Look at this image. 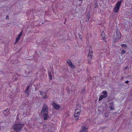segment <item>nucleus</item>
I'll return each mask as SVG.
<instances>
[{
  "instance_id": "44",
  "label": "nucleus",
  "mask_w": 132,
  "mask_h": 132,
  "mask_svg": "<svg viewBox=\"0 0 132 132\" xmlns=\"http://www.w3.org/2000/svg\"><path fill=\"white\" fill-rule=\"evenodd\" d=\"M78 111H77V112H76V113H77V112H78Z\"/></svg>"
},
{
  "instance_id": "37",
  "label": "nucleus",
  "mask_w": 132,
  "mask_h": 132,
  "mask_svg": "<svg viewBox=\"0 0 132 132\" xmlns=\"http://www.w3.org/2000/svg\"><path fill=\"white\" fill-rule=\"evenodd\" d=\"M8 108L7 109H6L5 110H4L3 111H4V112H6V111H7V110H8Z\"/></svg>"
},
{
  "instance_id": "32",
  "label": "nucleus",
  "mask_w": 132,
  "mask_h": 132,
  "mask_svg": "<svg viewBox=\"0 0 132 132\" xmlns=\"http://www.w3.org/2000/svg\"><path fill=\"white\" fill-rule=\"evenodd\" d=\"M101 96H102V97H103V98H106L107 97V96H105V95H101Z\"/></svg>"
},
{
  "instance_id": "5",
  "label": "nucleus",
  "mask_w": 132,
  "mask_h": 132,
  "mask_svg": "<svg viewBox=\"0 0 132 132\" xmlns=\"http://www.w3.org/2000/svg\"><path fill=\"white\" fill-rule=\"evenodd\" d=\"M39 92L40 95L42 96L43 98L46 99L47 98V96L46 95V92H44L41 91H40Z\"/></svg>"
},
{
  "instance_id": "9",
  "label": "nucleus",
  "mask_w": 132,
  "mask_h": 132,
  "mask_svg": "<svg viewBox=\"0 0 132 132\" xmlns=\"http://www.w3.org/2000/svg\"><path fill=\"white\" fill-rule=\"evenodd\" d=\"M110 106L109 108L110 109V110H114L115 109L113 102H112L110 103Z\"/></svg>"
},
{
  "instance_id": "15",
  "label": "nucleus",
  "mask_w": 132,
  "mask_h": 132,
  "mask_svg": "<svg viewBox=\"0 0 132 132\" xmlns=\"http://www.w3.org/2000/svg\"><path fill=\"white\" fill-rule=\"evenodd\" d=\"M122 2V0H121L120 1L117 2L116 3L115 6L117 7H119L120 6L121 4V3Z\"/></svg>"
},
{
  "instance_id": "40",
  "label": "nucleus",
  "mask_w": 132,
  "mask_h": 132,
  "mask_svg": "<svg viewBox=\"0 0 132 132\" xmlns=\"http://www.w3.org/2000/svg\"><path fill=\"white\" fill-rule=\"evenodd\" d=\"M124 77H122L121 78V79L122 80L123 79H124Z\"/></svg>"
},
{
  "instance_id": "17",
  "label": "nucleus",
  "mask_w": 132,
  "mask_h": 132,
  "mask_svg": "<svg viewBox=\"0 0 132 132\" xmlns=\"http://www.w3.org/2000/svg\"><path fill=\"white\" fill-rule=\"evenodd\" d=\"M102 94L104 95L105 96H107L108 95V94L107 92L105 90L103 91L102 92Z\"/></svg>"
},
{
  "instance_id": "11",
  "label": "nucleus",
  "mask_w": 132,
  "mask_h": 132,
  "mask_svg": "<svg viewBox=\"0 0 132 132\" xmlns=\"http://www.w3.org/2000/svg\"><path fill=\"white\" fill-rule=\"evenodd\" d=\"M119 8L120 7H118L115 6L114 8L113 9L114 12L115 13L117 12L118 11Z\"/></svg>"
},
{
  "instance_id": "4",
  "label": "nucleus",
  "mask_w": 132,
  "mask_h": 132,
  "mask_svg": "<svg viewBox=\"0 0 132 132\" xmlns=\"http://www.w3.org/2000/svg\"><path fill=\"white\" fill-rule=\"evenodd\" d=\"M52 105L54 108L56 110H59L60 108V106L55 103L54 102L52 103Z\"/></svg>"
},
{
  "instance_id": "1",
  "label": "nucleus",
  "mask_w": 132,
  "mask_h": 132,
  "mask_svg": "<svg viewBox=\"0 0 132 132\" xmlns=\"http://www.w3.org/2000/svg\"><path fill=\"white\" fill-rule=\"evenodd\" d=\"M24 124L18 123L15 124L13 126V128L15 132H20L21 129L24 126Z\"/></svg>"
},
{
  "instance_id": "41",
  "label": "nucleus",
  "mask_w": 132,
  "mask_h": 132,
  "mask_svg": "<svg viewBox=\"0 0 132 132\" xmlns=\"http://www.w3.org/2000/svg\"><path fill=\"white\" fill-rule=\"evenodd\" d=\"M130 114L131 116H132V111H131V114Z\"/></svg>"
},
{
  "instance_id": "7",
  "label": "nucleus",
  "mask_w": 132,
  "mask_h": 132,
  "mask_svg": "<svg viewBox=\"0 0 132 132\" xmlns=\"http://www.w3.org/2000/svg\"><path fill=\"white\" fill-rule=\"evenodd\" d=\"M93 51H89V52L88 54V56L89 57V60H90L92 58L93 56Z\"/></svg>"
},
{
  "instance_id": "20",
  "label": "nucleus",
  "mask_w": 132,
  "mask_h": 132,
  "mask_svg": "<svg viewBox=\"0 0 132 132\" xmlns=\"http://www.w3.org/2000/svg\"><path fill=\"white\" fill-rule=\"evenodd\" d=\"M95 3H94V8H96L97 6V2L96 1H94Z\"/></svg>"
},
{
  "instance_id": "31",
  "label": "nucleus",
  "mask_w": 132,
  "mask_h": 132,
  "mask_svg": "<svg viewBox=\"0 0 132 132\" xmlns=\"http://www.w3.org/2000/svg\"><path fill=\"white\" fill-rule=\"evenodd\" d=\"M105 116L106 117H108V114L107 113L105 114Z\"/></svg>"
},
{
  "instance_id": "10",
  "label": "nucleus",
  "mask_w": 132,
  "mask_h": 132,
  "mask_svg": "<svg viewBox=\"0 0 132 132\" xmlns=\"http://www.w3.org/2000/svg\"><path fill=\"white\" fill-rule=\"evenodd\" d=\"M27 88L25 91V93H26L27 95L28 96H29V94L30 92V91L29 90V89L30 87V86H27Z\"/></svg>"
},
{
  "instance_id": "18",
  "label": "nucleus",
  "mask_w": 132,
  "mask_h": 132,
  "mask_svg": "<svg viewBox=\"0 0 132 132\" xmlns=\"http://www.w3.org/2000/svg\"><path fill=\"white\" fill-rule=\"evenodd\" d=\"M102 36V39H104L105 37V35L104 31H102L101 33Z\"/></svg>"
},
{
  "instance_id": "8",
  "label": "nucleus",
  "mask_w": 132,
  "mask_h": 132,
  "mask_svg": "<svg viewBox=\"0 0 132 132\" xmlns=\"http://www.w3.org/2000/svg\"><path fill=\"white\" fill-rule=\"evenodd\" d=\"M87 128L85 126H83L81 128L80 132H87Z\"/></svg>"
},
{
  "instance_id": "26",
  "label": "nucleus",
  "mask_w": 132,
  "mask_h": 132,
  "mask_svg": "<svg viewBox=\"0 0 132 132\" xmlns=\"http://www.w3.org/2000/svg\"><path fill=\"white\" fill-rule=\"evenodd\" d=\"M46 125L45 124H44L43 125V129H45V128H46Z\"/></svg>"
},
{
  "instance_id": "13",
  "label": "nucleus",
  "mask_w": 132,
  "mask_h": 132,
  "mask_svg": "<svg viewBox=\"0 0 132 132\" xmlns=\"http://www.w3.org/2000/svg\"><path fill=\"white\" fill-rule=\"evenodd\" d=\"M81 112V110L78 109H76L75 111V114H77L79 115Z\"/></svg>"
},
{
  "instance_id": "28",
  "label": "nucleus",
  "mask_w": 132,
  "mask_h": 132,
  "mask_svg": "<svg viewBox=\"0 0 132 132\" xmlns=\"http://www.w3.org/2000/svg\"><path fill=\"white\" fill-rule=\"evenodd\" d=\"M85 92V88L81 90V93H83Z\"/></svg>"
},
{
  "instance_id": "35",
  "label": "nucleus",
  "mask_w": 132,
  "mask_h": 132,
  "mask_svg": "<svg viewBox=\"0 0 132 132\" xmlns=\"http://www.w3.org/2000/svg\"><path fill=\"white\" fill-rule=\"evenodd\" d=\"M92 46H90L89 48V50H90V51L92 49Z\"/></svg>"
},
{
  "instance_id": "42",
  "label": "nucleus",
  "mask_w": 132,
  "mask_h": 132,
  "mask_svg": "<svg viewBox=\"0 0 132 132\" xmlns=\"http://www.w3.org/2000/svg\"><path fill=\"white\" fill-rule=\"evenodd\" d=\"M79 0V1H82V0Z\"/></svg>"
},
{
  "instance_id": "39",
  "label": "nucleus",
  "mask_w": 132,
  "mask_h": 132,
  "mask_svg": "<svg viewBox=\"0 0 132 132\" xmlns=\"http://www.w3.org/2000/svg\"><path fill=\"white\" fill-rule=\"evenodd\" d=\"M79 37L81 39L82 38V37L81 35H80L79 36Z\"/></svg>"
},
{
  "instance_id": "34",
  "label": "nucleus",
  "mask_w": 132,
  "mask_h": 132,
  "mask_svg": "<svg viewBox=\"0 0 132 132\" xmlns=\"http://www.w3.org/2000/svg\"><path fill=\"white\" fill-rule=\"evenodd\" d=\"M129 82V81L128 80H127L125 82V83H126V84H127Z\"/></svg>"
},
{
  "instance_id": "33",
  "label": "nucleus",
  "mask_w": 132,
  "mask_h": 132,
  "mask_svg": "<svg viewBox=\"0 0 132 132\" xmlns=\"http://www.w3.org/2000/svg\"><path fill=\"white\" fill-rule=\"evenodd\" d=\"M9 16L8 15H7L6 17V19H9Z\"/></svg>"
},
{
  "instance_id": "12",
  "label": "nucleus",
  "mask_w": 132,
  "mask_h": 132,
  "mask_svg": "<svg viewBox=\"0 0 132 132\" xmlns=\"http://www.w3.org/2000/svg\"><path fill=\"white\" fill-rule=\"evenodd\" d=\"M48 74L50 80H52V76L51 74V71L50 70H48Z\"/></svg>"
},
{
  "instance_id": "19",
  "label": "nucleus",
  "mask_w": 132,
  "mask_h": 132,
  "mask_svg": "<svg viewBox=\"0 0 132 132\" xmlns=\"http://www.w3.org/2000/svg\"><path fill=\"white\" fill-rule=\"evenodd\" d=\"M70 64H69V66L71 68H75V66L74 65H73L72 63H70Z\"/></svg>"
},
{
  "instance_id": "25",
  "label": "nucleus",
  "mask_w": 132,
  "mask_h": 132,
  "mask_svg": "<svg viewBox=\"0 0 132 132\" xmlns=\"http://www.w3.org/2000/svg\"><path fill=\"white\" fill-rule=\"evenodd\" d=\"M67 63L69 64H69H70V63H72L71 61L70 60H68L67 61Z\"/></svg>"
},
{
  "instance_id": "30",
  "label": "nucleus",
  "mask_w": 132,
  "mask_h": 132,
  "mask_svg": "<svg viewBox=\"0 0 132 132\" xmlns=\"http://www.w3.org/2000/svg\"><path fill=\"white\" fill-rule=\"evenodd\" d=\"M74 116L75 117H79V115H78V114H74Z\"/></svg>"
},
{
  "instance_id": "22",
  "label": "nucleus",
  "mask_w": 132,
  "mask_h": 132,
  "mask_svg": "<svg viewBox=\"0 0 132 132\" xmlns=\"http://www.w3.org/2000/svg\"><path fill=\"white\" fill-rule=\"evenodd\" d=\"M121 46L123 47H127V46L126 44H122L121 45Z\"/></svg>"
},
{
  "instance_id": "43",
  "label": "nucleus",
  "mask_w": 132,
  "mask_h": 132,
  "mask_svg": "<svg viewBox=\"0 0 132 132\" xmlns=\"http://www.w3.org/2000/svg\"><path fill=\"white\" fill-rule=\"evenodd\" d=\"M131 95L132 96V93L131 94Z\"/></svg>"
},
{
  "instance_id": "14",
  "label": "nucleus",
  "mask_w": 132,
  "mask_h": 132,
  "mask_svg": "<svg viewBox=\"0 0 132 132\" xmlns=\"http://www.w3.org/2000/svg\"><path fill=\"white\" fill-rule=\"evenodd\" d=\"M32 69L31 68V67L29 66L26 69V71L28 73L32 71Z\"/></svg>"
},
{
  "instance_id": "27",
  "label": "nucleus",
  "mask_w": 132,
  "mask_h": 132,
  "mask_svg": "<svg viewBox=\"0 0 132 132\" xmlns=\"http://www.w3.org/2000/svg\"><path fill=\"white\" fill-rule=\"evenodd\" d=\"M19 39L16 38L14 43H16L19 41Z\"/></svg>"
},
{
  "instance_id": "36",
  "label": "nucleus",
  "mask_w": 132,
  "mask_h": 132,
  "mask_svg": "<svg viewBox=\"0 0 132 132\" xmlns=\"http://www.w3.org/2000/svg\"><path fill=\"white\" fill-rule=\"evenodd\" d=\"M128 68V66H126L124 68V69L126 70V69Z\"/></svg>"
},
{
  "instance_id": "29",
  "label": "nucleus",
  "mask_w": 132,
  "mask_h": 132,
  "mask_svg": "<svg viewBox=\"0 0 132 132\" xmlns=\"http://www.w3.org/2000/svg\"><path fill=\"white\" fill-rule=\"evenodd\" d=\"M79 117H75V119L76 120H78Z\"/></svg>"
},
{
  "instance_id": "24",
  "label": "nucleus",
  "mask_w": 132,
  "mask_h": 132,
  "mask_svg": "<svg viewBox=\"0 0 132 132\" xmlns=\"http://www.w3.org/2000/svg\"><path fill=\"white\" fill-rule=\"evenodd\" d=\"M103 97H102V96H101V95L99 98L98 99L99 101H100L102 100L103 99Z\"/></svg>"
},
{
  "instance_id": "6",
  "label": "nucleus",
  "mask_w": 132,
  "mask_h": 132,
  "mask_svg": "<svg viewBox=\"0 0 132 132\" xmlns=\"http://www.w3.org/2000/svg\"><path fill=\"white\" fill-rule=\"evenodd\" d=\"M43 114H41V115L44 117V120H47L49 118L48 113H43Z\"/></svg>"
},
{
  "instance_id": "2",
  "label": "nucleus",
  "mask_w": 132,
  "mask_h": 132,
  "mask_svg": "<svg viewBox=\"0 0 132 132\" xmlns=\"http://www.w3.org/2000/svg\"><path fill=\"white\" fill-rule=\"evenodd\" d=\"M48 108L47 105L46 104H44L41 111V114H43V113H48Z\"/></svg>"
},
{
  "instance_id": "21",
  "label": "nucleus",
  "mask_w": 132,
  "mask_h": 132,
  "mask_svg": "<svg viewBox=\"0 0 132 132\" xmlns=\"http://www.w3.org/2000/svg\"><path fill=\"white\" fill-rule=\"evenodd\" d=\"M22 31L21 30V32L19 34V35H18V36L19 37H20L22 35Z\"/></svg>"
},
{
  "instance_id": "3",
  "label": "nucleus",
  "mask_w": 132,
  "mask_h": 132,
  "mask_svg": "<svg viewBox=\"0 0 132 132\" xmlns=\"http://www.w3.org/2000/svg\"><path fill=\"white\" fill-rule=\"evenodd\" d=\"M121 34L119 29H117L116 31V37L115 39L116 40L121 38Z\"/></svg>"
},
{
  "instance_id": "16",
  "label": "nucleus",
  "mask_w": 132,
  "mask_h": 132,
  "mask_svg": "<svg viewBox=\"0 0 132 132\" xmlns=\"http://www.w3.org/2000/svg\"><path fill=\"white\" fill-rule=\"evenodd\" d=\"M90 12H88V14L87 15L86 18V21L88 22L89 20V18H90Z\"/></svg>"
},
{
  "instance_id": "23",
  "label": "nucleus",
  "mask_w": 132,
  "mask_h": 132,
  "mask_svg": "<svg viewBox=\"0 0 132 132\" xmlns=\"http://www.w3.org/2000/svg\"><path fill=\"white\" fill-rule=\"evenodd\" d=\"M126 53V51L125 50H123L122 52L121 53V54H123L124 53Z\"/></svg>"
},
{
  "instance_id": "38",
  "label": "nucleus",
  "mask_w": 132,
  "mask_h": 132,
  "mask_svg": "<svg viewBox=\"0 0 132 132\" xmlns=\"http://www.w3.org/2000/svg\"><path fill=\"white\" fill-rule=\"evenodd\" d=\"M20 37H19L18 36L16 37L17 38L19 39L20 38Z\"/></svg>"
}]
</instances>
